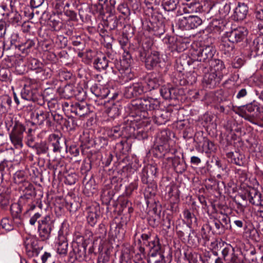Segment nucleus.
Segmentation results:
<instances>
[{"label":"nucleus","instance_id":"13d9d810","mask_svg":"<svg viewBox=\"0 0 263 263\" xmlns=\"http://www.w3.org/2000/svg\"><path fill=\"white\" fill-rule=\"evenodd\" d=\"M215 219L219 221L221 224L224 226L226 230H228L230 226V218L227 215L220 212V213H217L215 216H214Z\"/></svg>","mask_w":263,"mask_h":263},{"label":"nucleus","instance_id":"c85d7f7f","mask_svg":"<svg viewBox=\"0 0 263 263\" xmlns=\"http://www.w3.org/2000/svg\"><path fill=\"white\" fill-rule=\"evenodd\" d=\"M182 156V158L180 156L175 155L174 157L167 158V160H171L172 166L175 171L178 174H182L185 172L187 168V165L183 159V154H180Z\"/></svg>","mask_w":263,"mask_h":263},{"label":"nucleus","instance_id":"aec40b11","mask_svg":"<svg viewBox=\"0 0 263 263\" xmlns=\"http://www.w3.org/2000/svg\"><path fill=\"white\" fill-rule=\"evenodd\" d=\"M113 247L108 243H100L98 248L99 255L97 263H114V260L110 256Z\"/></svg>","mask_w":263,"mask_h":263},{"label":"nucleus","instance_id":"8fccbe9b","mask_svg":"<svg viewBox=\"0 0 263 263\" xmlns=\"http://www.w3.org/2000/svg\"><path fill=\"white\" fill-rule=\"evenodd\" d=\"M12 166L11 162L6 160L0 163V183L3 182L5 175L9 173L10 168Z\"/></svg>","mask_w":263,"mask_h":263},{"label":"nucleus","instance_id":"f3484780","mask_svg":"<svg viewBox=\"0 0 263 263\" xmlns=\"http://www.w3.org/2000/svg\"><path fill=\"white\" fill-rule=\"evenodd\" d=\"M127 121L130 122V127L133 128L134 131L130 134V137L134 136L138 140H143L147 139L149 136V132L145 128L139 126L143 122L141 120H136V119L132 117H127Z\"/></svg>","mask_w":263,"mask_h":263},{"label":"nucleus","instance_id":"5701e85b","mask_svg":"<svg viewBox=\"0 0 263 263\" xmlns=\"http://www.w3.org/2000/svg\"><path fill=\"white\" fill-rule=\"evenodd\" d=\"M158 172V168L155 165H149L143 168L141 173V181L144 184L155 182L154 178Z\"/></svg>","mask_w":263,"mask_h":263},{"label":"nucleus","instance_id":"bb28decb","mask_svg":"<svg viewBox=\"0 0 263 263\" xmlns=\"http://www.w3.org/2000/svg\"><path fill=\"white\" fill-rule=\"evenodd\" d=\"M129 197L122 195L119 197L118 201L120 205V211L124 214L126 215V218L130 219L131 214L134 212L133 203L128 199Z\"/></svg>","mask_w":263,"mask_h":263},{"label":"nucleus","instance_id":"ea45409f","mask_svg":"<svg viewBox=\"0 0 263 263\" xmlns=\"http://www.w3.org/2000/svg\"><path fill=\"white\" fill-rule=\"evenodd\" d=\"M10 140L16 149H21L23 146V139L24 138V134L11 131L9 134Z\"/></svg>","mask_w":263,"mask_h":263},{"label":"nucleus","instance_id":"774afa93","mask_svg":"<svg viewBox=\"0 0 263 263\" xmlns=\"http://www.w3.org/2000/svg\"><path fill=\"white\" fill-rule=\"evenodd\" d=\"M1 228L5 230L6 232H10L14 229V224L12 219L4 218L1 221Z\"/></svg>","mask_w":263,"mask_h":263},{"label":"nucleus","instance_id":"864d4df0","mask_svg":"<svg viewBox=\"0 0 263 263\" xmlns=\"http://www.w3.org/2000/svg\"><path fill=\"white\" fill-rule=\"evenodd\" d=\"M52 70L50 68L46 67L44 65L35 73L37 79L43 81L50 78L52 76Z\"/></svg>","mask_w":263,"mask_h":263},{"label":"nucleus","instance_id":"e433bc0d","mask_svg":"<svg viewBox=\"0 0 263 263\" xmlns=\"http://www.w3.org/2000/svg\"><path fill=\"white\" fill-rule=\"evenodd\" d=\"M229 161L238 166H242L245 163V155L239 152H228L226 154Z\"/></svg>","mask_w":263,"mask_h":263},{"label":"nucleus","instance_id":"a19ab883","mask_svg":"<svg viewBox=\"0 0 263 263\" xmlns=\"http://www.w3.org/2000/svg\"><path fill=\"white\" fill-rule=\"evenodd\" d=\"M99 217V212L95 207H90L87 210V223L91 227H94Z\"/></svg>","mask_w":263,"mask_h":263},{"label":"nucleus","instance_id":"c9c22d12","mask_svg":"<svg viewBox=\"0 0 263 263\" xmlns=\"http://www.w3.org/2000/svg\"><path fill=\"white\" fill-rule=\"evenodd\" d=\"M89 112V107L86 102L81 101L76 102L71 107V112L79 117H83Z\"/></svg>","mask_w":263,"mask_h":263},{"label":"nucleus","instance_id":"b1692460","mask_svg":"<svg viewBox=\"0 0 263 263\" xmlns=\"http://www.w3.org/2000/svg\"><path fill=\"white\" fill-rule=\"evenodd\" d=\"M248 49L250 52L248 56L250 59L263 54V38L260 36L255 38L249 45Z\"/></svg>","mask_w":263,"mask_h":263},{"label":"nucleus","instance_id":"39448f33","mask_svg":"<svg viewBox=\"0 0 263 263\" xmlns=\"http://www.w3.org/2000/svg\"><path fill=\"white\" fill-rule=\"evenodd\" d=\"M248 31L243 27H238L227 31L221 37L220 46L228 52L233 51L237 45L247 41Z\"/></svg>","mask_w":263,"mask_h":263},{"label":"nucleus","instance_id":"393cba45","mask_svg":"<svg viewBox=\"0 0 263 263\" xmlns=\"http://www.w3.org/2000/svg\"><path fill=\"white\" fill-rule=\"evenodd\" d=\"M249 11V7L244 3L238 2L237 5L233 9L231 17L234 21H243L246 18Z\"/></svg>","mask_w":263,"mask_h":263},{"label":"nucleus","instance_id":"0eeeda50","mask_svg":"<svg viewBox=\"0 0 263 263\" xmlns=\"http://www.w3.org/2000/svg\"><path fill=\"white\" fill-rule=\"evenodd\" d=\"M144 29L151 34L160 37L166 31V26L164 18L161 14L154 12L148 16L143 22Z\"/></svg>","mask_w":263,"mask_h":263},{"label":"nucleus","instance_id":"58836bf2","mask_svg":"<svg viewBox=\"0 0 263 263\" xmlns=\"http://www.w3.org/2000/svg\"><path fill=\"white\" fill-rule=\"evenodd\" d=\"M75 88L73 85L68 84L64 87L59 88L57 91L61 98L69 99L74 96Z\"/></svg>","mask_w":263,"mask_h":263},{"label":"nucleus","instance_id":"3c124183","mask_svg":"<svg viewBox=\"0 0 263 263\" xmlns=\"http://www.w3.org/2000/svg\"><path fill=\"white\" fill-rule=\"evenodd\" d=\"M222 259L225 261L230 260L234 256L237 255L235 254L234 249L230 245L226 244V246L221 251Z\"/></svg>","mask_w":263,"mask_h":263},{"label":"nucleus","instance_id":"9d476101","mask_svg":"<svg viewBox=\"0 0 263 263\" xmlns=\"http://www.w3.org/2000/svg\"><path fill=\"white\" fill-rule=\"evenodd\" d=\"M18 189L22 192L19 198L21 203L27 204L30 206L34 205L35 208L39 203V199L35 198L36 193L34 185L30 182H26L25 185L18 187Z\"/></svg>","mask_w":263,"mask_h":263},{"label":"nucleus","instance_id":"a878e982","mask_svg":"<svg viewBox=\"0 0 263 263\" xmlns=\"http://www.w3.org/2000/svg\"><path fill=\"white\" fill-rule=\"evenodd\" d=\"M159 91L162 97L166 100L178 99L180 92L178 88L170 85H163Z\"/></svg>","mask_w":263,"mask_h":263},{"label":"nucleus","instance_id":"2f4dec72","mask_svg":"<svg viewBox=\"0 0 263 263\" xmlns=\"http://www.w3.org/2000/svg\"><path fill=\"white\" fill-rule=\"evenodd\" d=\"M183 221L186 227L190 229V232L193 231V228L197 226V218L190 210L185 209L183 212Z\"/></svg>","mask_w":263,"mask_h":263},{"label":"nucleus","instance_id":"72a5a7b5","mask_svg":"<svg viewBox=\"0 0 263 263\" xmlns=\"http://www.w3.org/2000/svg\"><path fill=\"white\" fill-rule=\"evenodd\" d=\"M149 249L148 256L151 257H162L164 256V250L160 243L159 239H155L150 242L149 246L148 247Z\"/></svg>","mask_w":263,"mask_h":263},{"label":"nucleus","instance_id":"680f3d73","mask_svg":"<svg viewBox=\"0 0 263 263\" xmlns=\"http://www.w3.org/2000/svg\"><path fill=\"white\" fill-rule=\"evenodd\" d=\"M49 24L55 31H60L63 27V23L59 18L57 19L55 15L51 16L49 19Z\"/></svg>","mask_w":263,"mask_h":263},{"label":"nucleus","instance_id":"37998d69","mask_svg":"<svg viewBox=\"0 0 263 263\" xmlns=\"http://www.w3.org/2000/svg\"><path fill=\"white\" fill-rule=\"evenodd\" d=\"M162 42L164 44L167 45L169 50L173 53L178 52L177 44V38L174 36L166 34L162 39Z\"/></svg>","mask_w":263,"mask_h":263},{"label":"nucleus","instance_id":"ddd939ff","mask_svg":"<svg viewBox=\"0 0 263 263\" xmlns=\"http://www.w3.org/2000/svg\"><path fill=\"white\" fill-rule=\"evenodd\" d=\"M196 72L199 74L204 73L203 78V84L204 87L206 88H214L219 84V78L215 72L208 73V69L206 66L201 63L197 64Z\"/></svg>","mask_w":263,"mask_h":263},{"label":"nucleus","instance_id":"c756f323","mask_svg":"<svg viewBox=\"0 0 263 263\" xmlns=\"http://www.w3.org/2000/svg\"><path fill=\"white\" fill-rule=\"evenodd\" d=\"M109 56L103 54H98L95 57L92 62L93 67L98 71L107 70L108 67V60Z\"/></svg>","mask_w":263,"mask_h":263},{"label":"nucleus","instance_id":"6e6552de","mask_svg":"<svg viewBox=\"0 0 263 263\" xmlns=\"http://www.w3.org/2000/svg\"><path fill=\"white\" fill-rule=\"evenodd\" d=\"M233 111L246 120L255 124L260 118L259 103L256 101L236 107L234 108Z\"/></svg>","mask_w":263,"mask_h":263},{"label":"nucleus","instance_id":"0e129e2a","mask_svg":"<svg viewBox=\"0 0 263 263\" xmlns=\"http://www.w3.org/2000/svg\"><path fill=\"white\" fill-rule=\"evenodd\" d=\"M132 61L130 55L128 53L126 56H123V59L119 60V62L121 64V71L126 70L127 68H130Z\"/></svg>","mask_w":263,"mask_h":263},{"label":"nucleus","instance_id":"4468645a","mask_svg":"<svg viewBox=\"0 0 263 263\" xmlns=\"http://www.w3.org/2000/svg\"><path fill=\"white\" fill-rule=\"evenodd\" d=\"M202 22L199 16L190 15L179 18L176 23V26L182 30H189L198 28Z\"/></svg>","mask_w":263,"mask_h":263},{"label":"nucleus","instance_id":"c03bdc74","mask_svg":"<svg viewBox=\"0 0 263 263\" xmlns=\"http://www.w3.org/2000/svg\"><path fill=\"white\" fill-rule=\"evenodd\" d=\"M116 193L112 189L107 186L104 187L101 195L102 203L106 205L108 204Z\"/></svg>","mask_w":263,"mask_h":263},{"label":"nucleus","instance_id":"4be33fe9","mask_svg":"<svg viewBox=\"0 0 263 263\" xmlns=\"http://www.w3.org/2000/svg\"><path fill=\"white\" fill-rule=\"evenodd\" d=\"M39 106L35 107L33 112L31 114V119L33 124H37L39 125L43 124L49 115V111L44 107V105H38Z\"/></svg>","mask_w":263,"mask_h":263},{"label":"nucleus","instance_id":"e2e57ef3","mask_svg":"<svg viewBox=\"0 0 263 263\" xmlns=\"http://www.w3.org/2000/svg\"><path fill=\"white\" fill-rule=\"evenodd\" d=\"M211 222H212L215 226V228L213 229L212 231V234L221 235L224 233L226 229L222 225V224L219 222V221H218L217 219H215V217H213V219Z\"/></svg>","mask_w":263,"mask_h":263},{"label":"nucleus","instance_id":"a18cd8bd","mask_svg":"<svg viewBox=\"0 0 263 263\" xmlns=\"http://www.w3.org/2000/svg\"><path fill=\"white\" fill-rule=\"evenodd\" d=\"M37 42V39L33 37L32 39H27L25 42H22L20 46V50L23 53H28L31 49L34 48L36 43Z\"/></svg>","mask_w":263,"mask_h":263},{"label":"nucleus","instance_id":"bf43d9fd","mask_svg":"<svg viewBox=\"0 0 263 263\" xmlns=\"http://www.w3.org/2000/svg\"><path fill=\"white\" fill-rule=\"evenodd\" d=\"M78 126L76 119L73 117H68L65 119L62 126L65 127L68 130L72 131L74 130Z\"/></svg>","mask_w":263,"mask_h":263},{"label":"nucleus","instance_id":"f03ea898","mask_svg":"<svg viewBox=\"0 0 263 263\" xmlns=\"http://www.w3.org/2000/svg\"><path fill=\"white\" fill-rule=\"evenodd\" d=\"M216 51L215 47L212 45L200 43L197 48L193 49L191 56L182 54L177 61V63H179L183 67L182 69H184L186 66L193 65V68L195 70L197 68L195 66H197V64L200 63L207 67V63L213 58Z\"/></svg>","mask_w":263,"mask_h":263},{"label":"nucleus","instance_id":"4d7b16f0","mask_svg":"<svg viewBox=\"0 0 263 263\" xmlns=\"http://www.w3.org/2000/svg\"><path fill=\"white\" fill-rule=\"evenodd\" d=\"M9 41L10 46L6 44L7 47H10V49L11 48H14L15 49L18 48L20 50L22 42L21 41V38L18 33H13L9 38Z\"/></svg>","mask_w":263,"mask_h":263},{"label":"nucleus","instance_id":"a211bd4d","mask_svg":"<svg viewBox=\"0 0 263 263\" xmlns=\"http://www.w3.org/2000/svg\"><path fill=\"white\" fill-rule=\"evenodd\" d=\"M241 198L255 206H263V195L256 189L249 187L241 195Z\"/></svg>","mask_w":263,"mask_h":263},{"label":"nucleus","instance_id":"f704fd0d","mask_svg":"<svg viewBox=\"0 0 263 263\" xmlns=\"http://www.w3.org/2000/svg\"><path fill=\"white\" fill-rule=\"evenodd\" d=\"M204 7L205 5L203 6L201 4L199 3L198 1H195L186 4L185 5L183 6L182 8L183 13H190L205 11L206 9Z\"/></svg>","mask_w":263,"mask_h":263},{"label":"nucleus","instance_id":"09e8293b","mask_svg":"<svg viewBox=\"0 0 263 263\" xmlns=\"http://www.w3.org/2000/svg\"><path fill=\"white\" fill-rule=\"evenodd\" d=\"M179 0H162L161 6L165 11H174L179 6Z\"/></svg>","mask_w":263,"mask_h":263},{"label":"nucleus","instance_id":"473e14b6","mask_svg":"<svg viewBox=\"0 0 263 263\" xmlns=\"http://www.w3.org/2000/svg\"><path fill=\"white\" fill-rule=\"evenodd\" d=\"M81 143L80 146L77 145L75 143L71 144L69 146H68V149L67 152L68 151L71 155L76 157L79 155L80 153V148L82 153H84L86 149H88L90 145L92 144L91 143V141L86 140L84 141L82 139H81Z\"/></svg>","mask_w":263,"mask_h":263},{"label":"nucleus","instance_id":"7ed1b4c3","mask_svg":"<svg viewBox=\"0 0 263 263\" xmlns=\"http://www.w3.org/2000/svg\"><path fill=\"white\" fill-rule=\"evenodd\" d=\"M133 54L140 61L144 62L145 67L147 70L160 71L165 66V63L161 58L160 53L153 51L148 53V47H145L141 41H137L135 45H133Z\"/></svg>","mask_w":263,"mask_h":263},{"label":"nucleus","instance_id":"412c9836","mask_svg":"<svg viewBox=\"0 0 263 263\" xmlns=\"http://www.w3.org/2000/svg\"><path fill=\"white\" fill-rule=\"evenodd\" d=\"M143 82L147 92L159 88L163 83V80L160 72L158 73H153L149 74L145 81Z\"/></svg>","mask_w":263,"mask_h":263},{"label":"nucleus","instance_id":"6ab92c4d","mask_svg":"<svg viewBox=\"0 0 263 263\" xmlns=\"http://www.w3.org/2000/svg\"><path fill=\"white\" fill-rule=\"evenodd\" d=\"M90 91L96 97L101 99L108 97L109 99H116L118 96V93L114 91L112 88L109 89L108 87L100 84H95L90 88Z\"/></svg>","mask_w":263,"mask_h":263},{"label":"nucleus","instance_id":"79ce46f5","mask_svg":"<svg viewBox=\"0 0 263 263\" xmlns=\"http://www.w3.org/2000/svg\"><path fill=\"white\" fill-rule=\"evenodd\" d=\"M13 182L21 187L25 185L26 182H29L28 180V176L26 173L23 170L16 171L13 176Z\"/></svg>","mask_w":263,"mask_h":263},{"label":"nucleus","instance_id":"de8ad7c7","mask_svg":"<svg viewBox=\"0 0 263 263\" xmlns=\"http://www.w3.org/2000/svg\"><path fill=\"white\" fill-rule=\"evenodd\" d=\"M33 149L35 151V153L39 156L46 155L50 157L49 149L47 141L36 143V145Z\"/></svg>","mask_w":263,"mask_h":263},{"label":"nucleus","instance_id":"4c0bfd02","mask_svg":"<svg viewBox=\"0 0 263 263\" xmlns=\"http://www.w3.org/2000/svg\"><path fill=\"white\" fill-rule=\"evenodd\" d=\"M126 174L124 171L121 173L118 172L117 175L112 176L110 179V189H112L116 192H118L123 184V176Z\"/></svg>","mask_w":263,"mask_h":263},{"label":"nucleus","instance_id":"1a4fd4ad","mask_svg":"<svg viewBox=\"0 0 263 263\" xmlns=\"http://www.w3.org/2000/svg\"><path fill=\"white\" fill-rule=\"evenodd\" d=\"M154 156L157 158H162L166 154H175L176 149L171 148L168 143V137L166 132H162L155 140L151 149Z\"/></svg>","mask_w":263,"mask_h":263},{"label":"nucleus","instance_id":"f257e3e1","mask_svg":"<svg viewBox=\"0 0 263 263\" xmlns=\"http://www.w3.org/2000/svg\"><path fill=\"white\" fill-rule=\"evenodd\" d=\"M130 122L127 121V117L124 119L122 124L115 126L106 130L107 136L112 140L123 137L127 139L130 137V134L133 132V128L130 127ZM131 144L126 139L122 140L116 143L115 147V153L119 163H126L129 161L128 153L131 148Z\"/></svg>","mask_w":263,"mask_h":263},{"label":"nucleus","instance_id":"5fc2aeb1","mask_svg":"<svg viewBox=\"0 0 263 263\" xmlns=\"http://www.w3.org/2000/svg\"><path fill=\"white\" fill-rule=\"evenodd\" d=\"M57 91L52 87H48L43 91L41 89V99L44 101V105L45 104V100H52L55 98V92Z\"/></svg>","mask_w":263,"mask_h":263},{"label":"nucleus","instance_id":"69168bd1","mask_svg":"<svg viewBox=\"0 0 263 263\" xmlns=\"http://www.w3.org/2000/svg\"><path fill=\"white\" fill-rule=\"evenodd\" d=\"M141 238L143 241V245H145L147 247H148L149 246L150 242L152 241L153 242V240H155V239L157 238V240L159 239L157 235L152 236L151 232L149 231L146 233L142 234L141 235Z\"/></svg>","mask_w":263,"mask_h":263},{"label":"nucleus","instance_id":"338daca9","mask_svg":"<svg viewBox=\"0 0 263 263\" xmlns=\"http://www.w3.org/2000/svg\"><path fill=\"white\" fill-rule=\"evenodd\" d=\"M121 22L116 16H110L107 18L105 25L109 28V30H115L117 28L118 26Z\"/></svg>","mask_w":263,"mask_h":263},{"label":"nucleus","instance_id":"7c9ffc66","mask_svg":"<svg viewBox=\"0 0 263 263\" xmlns=\"http://www.w3.org/2000/svg\"><path fill=\"white\" fill-rule=\"evenodd\" d=\"M34 209V205L30 206L27 204H22L21 203L20 199H18L17 203H15L10 206V211L12 216L21 215L22 212L27 214L29 211Z\"/></svg>","mask_w":263,"mask_h":263},{"label":"nucleus","instance_id":"dca6fc26","mask_svg":"<svg viewBox=\"0 0 263 263\" xmlns=\"http://www.w3.org/2000/svg\"><path fill=\"white\" fill-rule=\"evenodd\" d=\"M49 149L50 148L55 154H60L65 147L66 151L68 149V144L65 139L62 138L55 134L49 135L46 139Z\"/></svg>","mask_w":263,"mask_h":263},{"label":"nucleus","instance_id":"6e6d98bb","mask_svg":"<svg viewBox=\"0 0 263 263\" xmlns=\"http://www.w3.org/2000/svg\"><path fill=\"white\" fill-rule=\"evenodd\" d=\"M119 60L117 59H112L108 60V67L106 71H111L113 73L117 74L118 72L121 71V64L119 63Z\"/></svg>","mask_w":263,"mask_h":263},{"label":"nucleus","instance_id":"052dcab7","mask_svg":"<svg viewBox=\"0 0 263 263\" xmlns=\"http://www.w3.org/2000/svg\"><path fill=\"white\" fill-rule=\"evenodd\" d=\"M209 65L215 71H221L223 69H225L224 62L218 59L213 58L209 63Z\"/></svg>","mask_w":263,"mask_h":263},{"label":"nucleus","instance_id":"9b49d317","mask_svg":"<svg viewBox=\"0 0 263 263\" xmlns=\"http://www.w3.org/2000/svg\"><path fill=\"white\" fill-rule=\"evenodd\" d=\"M41 94V89L35 84L25 85L21 92L22 99L36 102L37 105H44V101L40 99Z\"/></svg>","mask_w":263,"mask_h":263},{"label":"nucleus","instance_id":"2eb2a0df","mask_svg":"<svg viewBox=\"0 0 263 263\" xmlns=\"http://www.w3.org/2000/svg\"><path fill=\"white\" fill-rule=\"evenodd\" d=\"M146 89L142 81L133 83L126 87L124 91V96L127 99H137L143 98L142 96L146 93Z\"/></svg>","mask_w":263,"mask_h":263},{"label":"nucleus","instance_id":"20e7f679","mask_svg":"<svg viewBox=\"0 0 263 263\" xmlns=\"http://www.w3.org/2000/svg\"><path fill=\"white\" fill-rule=\"evenodd\" d=\"M159 107L160 102L157 99L144 96L134 99L129 105L130 112L128 117H132L136 120H142L149 118L148 111L153 112Z\"/></svg>","mask_w":263,"mask_h":263},{"label":"nucleus","instance_id":"cd10ccee","mask_svg":"<svg viewBox=\"0 0 263 263\" xmlns=\"http://www.w3.org/2000/svg\"><path fill=\"white\" fill-rule=\"evenodd\" d=\"M170 113L166 110L156 109L152 112L151 122L157 125L165 124L169 120Z\"/></svg>","mask_w":263,"mask_h":263},{"label":"nucleus","instance_id":"423d86ee","mask_svg":"<svg viewBox=\"0 0 263 263\" xmlns=\"http://www.w3.org/2000/svg\"><path fill=\"white\" fill-rule=\"evenodd\" d=\"M89 240L85 239L79 232H76L71 243L72 250L69 253V260L82 262L87 260L86 248Z\"/></svg>","mask_w":263,"mask_h":263},{"label":"nucleus","instance_id":"49530a36","mask_svg":"<svg viewBox=\"0 0 263 263\" xmlns=\"http://www.w3.org/2000/svg\"><path fill=\"white\" fill-rule=\"evenodd\" d=\"M157 185L156 182L147 184V187L145 188L144 192V196L146 200V203L148 206L149 201L148 199L152 197L155 196L157 192Z\"/></svg>","mask_w":263,"mask_h":263},{"label":"nucleus","instance_id":"f8f14e48","mask_svg":"<svg viewBox=\"0 0 263 263\" xmlns=\"http://www.w3.org/2000/svg\"><path fill=\"white\" fill-rule=\"evenodd\" d=\"M37 233L41 240L49 239L54 228V221L49 215H46L37 221Z\"/></svg>","mask_w":263,"mask_h":263},{"label":"nucleus","instance_id":"603ef678","mask_svg":"<svg viewBox=\"0 0 263 263\" xmlns=\"http://www.w3.org/2000/svg\"><path fill=\"white\" fill-rule=\"evenodd\" d=\"M6 18L9 22L12 25H20L21 23L22 16L16 10H12L11 12L7 11Z\"/></svg>","mask_w":263,"mask_h":263}]
</instances>
